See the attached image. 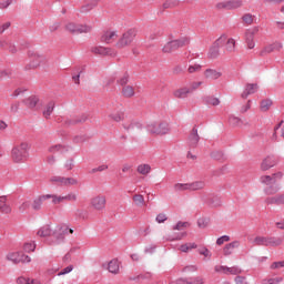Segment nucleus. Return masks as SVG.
Listing matches in <instances>:
<instances>
[{
	"instance_id": "1",
	"label": "nucleus",
	"mask_w": 284,
	"mask_h": 284,
	"mask_svg": "<svg viewBox=\"0 0 284 284\" xmlns=\"http://www.w3.org/2000/svg\"><path fill=\"white\" fill-rule=\"evenodd\" d=\"M50 199L52 205H61V203H77V201H79V194L74 192H69L65 195L57 193L41 194L31 201V209L34 210V212H39L41 207H43V203H45V201H50Z\"/></svg>"
},
{
	"instance_id": "2",
	"label": "nucleus",
	"mask_w": 284,
	"mask_h": 284,
	"mask_svg": "<svg viewBox=\"0 0 284 284\" xmlns=\"http://www.w3.org/2000/svg\"><path fill=\"white\" fill-rule=\"evenodd\" d=\"M225 49L226 52H236V40L234 38L227 37V34L220 36L210 49V55L214 59L219 57L220 48Z\"/></svg>"
},
{
	"instance_id": "3",
	"label": "nucleus",
	"mask_w": 284,
	"mask_h": 284,
	"mask_svg": "<svg viewBox=\"0 0 284 284\" xmlns=\"http://www.w3.org/2000/svg\"><path fill=\"white\" fill-rule=\"evenodd\" d=\"M283 181V172H276L271 175H262L260 178V183L265 185V193L266 194H276L281 187H278V183Z\"/></svg>"
},
{
	"instance_id": "4",
	"label": "nucleus",
	"mask_w": 284,
	"mask_h": 284,
	"mask_svg": "<svg viewBox=\"0 0 284 284\" xmlns=\"http://www.w3.org/2000/svg\"><path fill=\"white\" fill-rule=\"evenodd\" d=\"M30 158V143L20 142L11 150V159L13 163H26Z\"/></svg>"
},
{
	"instance_id": "5",
	"label": "nucleus",
	"mask_w": 284,
	"mask_h": 284,
	"mask_svg": "<svg viewBox=\"0 0 284 284\" xmlns=\"http://www.w3.org/2000/svg\"><path fill=\"white\" fill-rule=\"evenodd\" d=\"M146 130L149 134L164 136V134L170 132V123H168V121L151 122L146 125Z\"/></svg>"
},
{
	"instance_id": "6",
	"label": "nucleus",
	"mask_w": 284,
	"mask_h": 284,
	"mask_svg": "<svg viewBox=\"0 0 284 284\" xmlns=\"http://www.w3.org/2000/svg\"><path fill=\"white\" fill-rule=\"evenodd\" d=\"M64 30L70 34H88L92 32V26L70 21L64 24Z\"/></svg>"
},
{
	"instance_id": "7",
	"label": "nucleus",
	"mask_w": 284,
	"mask_h": 284,
	"mask_svg": "<svg viewBox=\"0 0 284 284\" xmlns=\"http://www.w3.org/2000/svg\"><path fill=\"white\" fill-rule=\"evenodd\" d=\"M135 37H136V30L129 29L116 41L115 43L116 50H125V48H129V45H132V41H134Z\"/></svg>"
},
{
	"instance_id": "8",
	"label": "nucleus",
	"mask_w": 284,
	"mask_h": 284,
	"mask_svg": "<svg viewBox=\"0 0 284 284\" xmlns=\"http://www.w3.org/2000/svg\"><path fill=\"white\" fill-rule=\"evenodd\" d=\"M187 43H190V38L182 37L180 39L166 42L162 48V51L164 54H172V52H176L179 48H183L184 45H187Z\"/></svg>"
},
{
	"instance_id": "9",
	"label": "nucleus",
	"mask_w": 284,
	"mask_h": 284,
	"mask_svg": "<svg viewBox=\"0 0 284 284\" xmlns=\"http://www.w3.org/2000/svg\"><path fill=\"white\" fill-rule=\"evenodd\" d=\"M45 63V57L38 52L30 53V61L27 64V70H37V68H41Z\"/></svg>"
},
{
	"instance_id": "10",
	"label": "nucleus",
	"mask_w": 284,
	"mask_h": 284,
	"mask_svg": "<svg viewBox=\"0 0 284 284\" xmlns=\"http://www.w3.org/2000/svg\"><path fill=\"white\" fill-rule=\"evenodd\" d=\"M214 272L215 274H225L226 276H236L239 274H241V268L239 266H224L221 264H216L214 266Z\"/></svg>"
},
{
	"instance_id": "11",
	"label": "nucleus",
	"mask_w": 284,
	"mask_h": 284,
	"mask_svg": "<svg viewBox=\"0 0 284 284\" xmlns=\"http://www.w3.org/2000/svg\"><path fill=\"white\" fill-rule=\"evenodd\" d=\"M243 7V1L241 0H227L217 2L215 8L216 10H236Z\"/></svg>"
},
{
	"instance_id": "12",
	"label": "nucleus",
	"mask_w": 284,
	"mask_h": 284,
	"mask_svg": "<svg viewBox=\"0 0 284 284\" xmlns=\"http://www.w3.org/2000/svg\"><path fill=\"white\" fill-rule=\"evenodd\" d=\"M7 261L11 263H31L32 258L21 252H11L6 256Z\"/></svg>"
},
{
	"instance_id": "13",
	"label": "nucleus",
	"mask_w": 284,
	"mask_h": 284,
	"mask_svg": "<svg viewBox=\"0 0 284 284\" xmlns=\"http://www.w3.org/2000/svg\"><path fill=\"white\" fill-rule=\"evenodd\" d=\"M258 34V28L254 27L245 32V41L248 50H254L256 48V42L254 41V37Z\"/></svg>"
},
{
	"instance_id": "14",
	"label": "nucleus",
	"mask_w": 284,
	"mask_h": 284,
	"mask_svg": "<svg viewBox=\"0 0 284 284\" xmlns=\"http://www.w3.org/2000/svg\"><path fill=\"white\" fill-rule=\"evenodd\" d=\"M278 164V159L274 155H267L263 159L260 168L262 172H267V170H272V168H275V165Z\"/></svg>"
},
{
	"instance_id": "15",
	"label": "nucleus",
	"mask_w": 284,
	"mask_h": 284,
	"mask_svg": "<svg viewBox=\"0 0 284 284\" xmlns=\"http://www.w3.org/2000/svg\"><path fill=\"white\" fill-rule=\"evenodd\" d=\"M91 52L92 54H100L101 57H116V51H114V49L101 45L92 47Z\"/></svg>"
},
{
	"instance_id": "16",
	"label": "nucleus",
	"mask_w": 284,
	"mask_h": 284,
	"mask_svg": "<svg viewBox=\"0 0 284 284\" xmlns=\"http://www.w3.org/2000/svg\"><path fill=\"white\" fill-rule=\"evenodd\" d=\"M23 103L29 110H41V105H43V102H41L37 95L24 99Z\"/></svg>"
},
{
	"instance_id": "17",
	"label": "nucleus",
	"mask_w": 284,
	"mask_h": 284,
	"mask_svg": "<svg viewBox=\"0 0 284 284\" xmlns=\"http://www.w3.org/2000/svg\"><path fill=\"white\" fill-rule=\"evenodd\" d=\"M105 195H97L91 199V207L93 210H97L98 212H101V210H105Z\"/></svg>"
},
{
	"instance_id": "18",
	"label": "nucleus",
	"mask_w": 284,
	"mask_h": 284,
	"mask_svg": "<svg viewBox=\"0 0 284 284\" xmlns=\"http://www.w3.org/2000/svg\"><path fill=\"white\" fill-rule=\"evenodd\" d=\"M71 150L68 144H52L48 148L49 154H67Z\"/></svg>"
},
{
	"instance_id": "19",
	"label": "nucleus",
	"mask_w": 284,
	"mask_h": 284,
	"mask_svg": "<svg viewBox=\"0 0 284 284\" xmlns=\"http://www.w3.org/2000/svg\"><path fill=\"white\" fill-rule=\"evenodd\" d=\"M109 119L114 123H121L125 121V111H123V106L120 105L118 111H111L109 114Z\"/></svg>"
},
{
	"instance_id": "20",
	"label": "nucleus",
	"mask_w": 284,
	"mask_h": 284,
	"mask_svg": "<svg viewBox=\"0 0 284 284\" xmlns=\"http://www.w3.org/2000/svg\"><path fill=\"white\" fill-rule=\"evenodd\" d=\"M122 128L126 132H136L138 130H141V123L134 120H124L122 122Z\"/></svg>"
},
{
	"instance_id": "21",
	"label": "nucleus",
	"mask_w": 284,
	"mask_h": 284,
	"mask_svg": "<svg viewBox=\"0 0 284 284\" xmlns=\"http://www.w3.org/2000/svg\"><path fill=\"white\" fill-rule=\"evenodd\" d=\"M203 77L210 81H216L223 77V72L216 69H206L203 73Z\"/></svg>"
},
{
	"instance_id": "22",
	"label": "nucleus",
	"mask_w": 284,
	"mask_h": 284,
	"mask_svg": "<svg viewBox=\"0 0 284 284\" xmlns=\"http://www.w3.org/2000/svg\"><path fill=\"white\" fill-rule=\"evenodd\" d=\"M116 39H119V33H116V31H105L102 36H101V42L102 43H114V41H116Z\"/></svg>"
},
{
	"instance_id": "23",
	"label": "nucleus",
	"mask_w": 284,
	"mask_h": 284,
	"mask_svg": "<svg viewBox=\"0 0 284 284\" xmlns=\"http://www.w3.org/2000/svg\"><path fill=\"white\" fill-rule=\"evenodd\" d=\"M197 247L199 245L195 242H186L178 247V252H181L182 254H190V252L196 250Z\"/></svg>"
},
{
	"instance_id": "24",
	"label": "nucleus",
	"mask_w": 284,
	"mask_h": 284,
	"mask_svg": "<svg viewBox=\"0 0 284 284\" xmlns=\"http://www.w3.org/2000/svg\"><path fill=\"white\" fill-rule=\"evenodd\" d=\"M0 213L1 214H12V206L8 204L7 196H0Z\"/></svg>"
},
{
	"instance_id": "25",
	"label": "nucleus",
	"mask_w": 284,
	"mask_h": 284,
	"mask_svg": "<svg viewBox=\"0 0 284 284\" xmlns=\"http://www.w3.org/2000/svg\"><path fill=\"white\" fill-rule=\"evenodd\" d=\"M201 138L199 136V130L193 129L189 135V145L190 148H196L199 145Z\"/></svg>"
},
{
	"instance_id": "26",
	"label": "nucleus",
	"mask_w": 284,
	"mask_h": 284,
	"mask_svg": "<svg viewBox=\"0 0 284 284\" xmlns=\"http://www.w3.org/2000/svg\"><path fill=\"white\" fill-rule=\"evenodd\" d=\"M103 267H106L111 274H118L120 268L119 260L113 258L108 264H103Z\"/></svg>"
},
{
	"instance_id": "27",
	"label": "nucleus",
	"mask_w": 284,
	"mask_h": 284,
	"mask_svg": "<svg viewBox=\"0 0 284 284\" xmlns=\"http://www.w3.org/2000/svg\"><path fill=\"white\" fill-rule=\"evenodd\" d=\"M205 189V181L199 180L189 183V192H197Z\"/></svg>"
},
{
	"instance_id": "28",
	"label": "nucleus",
	"mask_w": 284,
	"mask_h": 284,
	"mask_svg": "<svg viewBox=\"0 0 284 284\" xmlns=\"http://www.w3.org/2000/svg\"><path fill=\"white\" fill-rule=\"evenodd\" d=\"M256 90H258L257 84H246L244 91L242 92V99H247L250 94H255Z\"/></svg>"
},
{
	"instance_id": "29",
	"label": "nucleus",
	"mask_w": 284,
	"mask_h": 284,
	"mask_svg": "<svg viewBox=\"0 0 284 284\" xmlns=\"http://www.w3.org/2000/svg\"><path fill=\"white\" fill-rule=\"evenodd\" d=\"M187 94H190V90L187 89V87H182L173 91V97L175 99H187Z\"/></svg>"
},
{
	"instance_id": "30",
	"label": "nucleus",
	"mask_w": 284,
	"mask_h": 284,
	"mask_svg": "<svg viewBox=\"0 0 284 284\" xmlns=\"http://www.w3.org/2000/svg\"><path fill=\"white\" fill-rule=\"evenodd\" d=\"M267 205H283L284 204V194L275 195L266 199Z\"/></svg>"
},
{
	"instance_id": "31",
	"label": "nucleus",
	"mask_w": 284,
	"mask_h": 284,
	"mask_svg": "<svg viewBox=\"0 0 284 284\" xmlns=\"http://www.w3.org/2000/svg\"><path fill=\"white\" fill-rule=\"evenodd\" d=\"M134 94H136L134 87L130 84L122 87V97H124V99H132Z\"/></svg>"
},
{
	"instance_id": "32",
	"label": "nucleus",
	"mask_w": 284,
	"mask_h": 284,
	"mask_svg": "<svg viewBox=\"0 0 284 284\" xmlns=\"http://www.w3.org/2000/svg\"><path fill=\"white\" fill-rule=\"evenodd\" d=\"M88 119H89V115L87 113H82L69 120V125H79V123H85Z\"/></svg>"
},
{
	"instance_id": "33",
	"label": "nucleus",
	"mask_w": 284,
	"mask_h": 284,
	"mask_svg": "<svg viewBox=\"0 0 284 284\" xmlns=\"http://www.w3.org/2000/svg\"><path fill=\"white\" fill-rule=\"evenodd\" d=\"M101 0H84V4L82 6V12H90V10H94V7L98 6Z\"/></svg>"
},
{
	"instance_id": "34",
	"label": "nucleus",
	"mask_w": 284,
	"mask_h": 284,
	"mask_svg": "<svg viewBox=\"0 0 284 284\" xmlns=\"http://www.w3.org/2000/svg\"><path fill=\"white\" fill-rule=\"evenodd\" d=\"M197 253L200 256H203V261H211L212 260V251L207 248L206 246H201L197 248Z\"/></svg>"
},
{
	"instance_id": "35",
	"label": "nucleus",
	"mask_w": 284,
	"mask_h": 284,
	"mask_svg": "<svg viewBox=\"0 0 284 284\" xmlns=\"http://www.w3.org/2000/svg\"><path fill=\"white\" fill-rule=\"evenodd\" d=\"M240 245H241V243L239 241L227 244L223 250L224 255L230 256V254H232V252H234V250H236V247H240Z\"/></svg>"
},
{
	"instance_id": "36",
	"label": "nucleus",
	"mask_w": 284,
	"mask_h": 284,
	"mask_svg": "<svg viewBox=\"0 0 284 284\" xmlns=\"http://www.w3.org/2000/svg\"><path fill=\"white\" fill-rule=\"evenodd\" d=\"M136 172L143 176H148L152 172V166L150 164H140L138 165Z\"/></svg>"
},
{
	"instance_id": "37",
	"label": "nucleus",
	"mask_w": 284,
	"mask_h": 284,
	"mask_svg": "<svg viewBox=\"0 0 284 284\" xmlns=\"http://www.w3.org/2000/svg\"><path fill=\"white\" fill-rule=\"evenodd\" d=\"M32 207V200H24L19 206L18 212L20 214H24V212H28V210Z\"/></svg>"
},
{
	"instance_id": "38",
	"label": "nucleus",
	"mask_w": 284,
	"mask_h": 284,
	"mask_svg": "<svg viewBox=\"0 0 284 284\" xmlns=\"http://www.w3.org/2000/svg\"><path fill=\"white\" fill-rule=\"evenodd\" d=\"M52 112H54V102H49L42 112L44 119H50V116H52Z\"/></svg>"
},
{
	"instance_id": "39",
	"label": "nucleus",
	"mask_w": 284,
	"mask_h": 284,
	"mask_svg": "<svg viewBox=\"0 0 284 284\" xmlns=\"http://www.w3.org/2000/svg\"><path fill=\"white\" fill-rule=\"evenodd\" d=\"M74 185H79V180L75 178H63L62 187H72Z\"/></svg>"
},
{
	"instance_id": "40",
	"label": "nucleus",
	"mask_w": 284,
	"mask_h": 284,
	"mask_svg": "<svg viewBox=\"0 0 284 284\" xmlns=\"http://www.w3.org/2000/svg\"><path fill=\"white\" fill-rule=\"evenodd\" d=\"M173 190L174 192H190V183H175Z\"/></svg>"
},
{
	"instance_id": "41",
	"label": "nucleus",
	"mask_w": 284,
	"mask_h": 284,
	"mask_svg": "<svg viewBox=\"0 0 284 284\" xmlns=\"http://www.w3.org/2000/svg\"><path fill=\"white\" fill-rule=\"evenodd\" d=\"M270 237L265 236H256L253 241L254 245H264V247H268Z\"/></svg>"
},
{
	"instance_id": "42",
	"label": "nucleus",
	"mask_w": 284,
	"mask_h": 284,
	"mask_svg": "<svg viewBox=\"0 0 284 284\" xmlns=\"http://www.w3.org/2000/svg\"><path fill=\"white\" fill-rule=\"evenodd\" d=\"M133 203L138 207H143L145 205V197L141 194L133 195Z\"/></svg>"
},
{
	"instance_id": "43",
	"label": "nucleus",
	"mask_w": 284,
	"mask_h": 284,
	"mask_svg": "<svg viewBox=\"0 0 284 284\" xmlns=\"http://www.w3.org/2000/svg\"><path fill=\"white\" fill-rule=\"evenodd\" d=\"M280 245H283V239L268 237V247H278Z\"/></svg>"
},
{
	"instance_id": "44",
	"label": "nucleus",
	"mask_w": 284,
	"mask_h": 284,
	"mask_svg": "<svg viewBox=\"0 0 284 284\" xmlns=\"http://www.w3.org/2000/svg\"><path fill=\"white\" fill-rule=\"evenodd\" d=\"M202 85H203L202 81H193L189 84L187 90L190 94H192V92H196V90H199V88H201Z\"/></svg>"
},
{
	"instance_id": "45",
	"label": "nucleus",
	"mask_w": 284,
	"mask_h": 284,
	"mask_svg": "<svg viewBox=\"0 0 284 284\" xmlns=\"http://www.w3.org/2000/svg\"><path fill=\"white\" fill-rule=\"evenodd\" d=\"M187 284H205V277L203 275H196L187 280Z\"/></svg>"
},
{
	"instance_id": "46",
	"label": "nucleus",
	"mask_w": 284,
	"mask_h": 284,
	"mask_svg": "<svg viewBox=\"0 0 284 284\" xmlns=\"http://www.w3.org/2000/svg\"><path fill=\"white\" fill-rule=\"evenodd\" d=\"M204 101L206 103V105H221V100H219V98H214V97H206L204 98Z\"/></svg>"
},
{
	"instance_id": "47",
	"label": "nucleus",
	"mask_w": 284,
	"mask_h": 284,
	"mask_svg": "<svg viewBox=\"0 0 284 284\" xmlns=\"http://www.w3.org/2000/svg\"><path fill=\"white\" fill-rule=\"evenodd\" d=\"M63 179H64V176L53 175V176L50 178L49 182L52 185H61V186H63Z\"/></svg>"
},
{
	"instance_id": "48",
	"label": "nucleus",
	"mask_w": 284,
	"mask_h": 284,
	"mask_svg": "<svg viewBox=\"0 0 284 284\" xmlns=\"http://www.w3.org/2000/svg\"><path fill=\"white\" fill-rule=\"evenodd\" d=\"M274 52L272 44L265 45L261 51H260V57H267V54H272Z\"/></svg>"
},
{
	"instance_id": "49",
	"label": "nucleus",
	"mask_w": 284,
	"mask_h": 284,
	"mask_svg": "<svg viewBox=\"0 0 284 284\" xmlns=\"http://www.w3.org/2000/svg\"><path fill=\"white\" fill-rule=\"evenodd\" d=\"M272 108V100H263L260 104V110L262 112H267Z\"/></svg>"
},
{
	"instance_id": "50",
	"label": "nucleus",
	"mask_w": 284,
	"mask_h": 284,
	"mask_svg": "<svg viewBox=\"0 0 284 284\" xmlns=\"http://www.w3.org/2000/svg\"><path fill=\"white\" fill-rule=\"evenodd\" d=\"M50 234H52V231L48 226H43L38 231V236H41L42 239L50 236Z\"/></svg>"
},
{
	"instance_id": "51",
	"label": "nucleus",
	"mask_w": 284,
	"mask_h": 284,
	"mask_svg": "<svg viewBox=\"0 0 284 284\" xmlns=\"http://www.w3.org/2000/svg\"><path fill=\"white\" fill-rule=\"evenodd\" d=\"M202 68L203 67L201 64H190L187 68V72L189 74H194L196 72H201Z\"/></svg>"
},
{
	"instance_id": "52",
	"label": "nucleus",
	"mask_w": 284,
	"mask_h": 284,
	"mask_svg": "<svg viewBox=\"0 0 284 284\" xmlns=\"http://www.w3.org/2000/svg\"><path fill=\"white\" fill-rule=\"evenodd\" d=\"M243 23H246V26H252L254 23V16L252 13H246L242 17Z\"/></svg>"
},
{
	"instance_id": "53",
	"label": "nucleus",
	"mask_w": 284,
	"mask_h": 284,
	"mask_svg": "<svg viewBox=\"0 0 284 284\" xmlns=\"http://www.w3.org/2000/svg\"><path fill=\"white\" fill-rule=\"evenodd\" d=\"M23 250L24 252H34V250H37V244H34V242H27L23 245Z\"/></svg>"
},
{
	"instance_id": "54",
	"label": "nucleus",
	"mask_w": 284,
	"mask_h": 284,
	"mask_svg": "<svg viewBox=\"0 0 284 284\" xmlns=\"http://www.w3.org/2000/svg\"><path fill=\"white\" fill-rule=\"evenodd\" d=\"M283 283V277H270L264 280V284H280Z\"/></svg>"
},
{
	"instance_id": "55",
	"label": "nucleus",
	"mask_w": 284,
	"mask_h": 284,
	"mask_svg": "<svg viewBox=\"0 0 284 284\" xmlns=\"http://www.w3.org/2000/svg\"><path fill=\"white\" fill-rule=\"evenodd\" d=\"M179 0H166L163 4V8L168 9V8H176V6H179Z\"/></svg>"
},
{
	"instance_id": "56",
	"label": "nucleus",
	"mask_w": 284,
	"mask_h": 284,
	"mask_svg": "<svg viewBox=\"0 0 284 284\" xmlns=\"http://www.w3.org/2000/svg\"><path fill=\"white\" fill-rule=\"evenodd\" d=\"M128 81H130V75L125 73L118 80V83L124 88V85H128Z\"/></svg>"
},
{
	"instance_id": "57",
	"label": "nucleus",
	"mask_w": 284,
	"mask_h": 284,
	"mask_svg": "<svg viewBox=\"0 0 284 284\" xmlns=\"http://www.w3.org/2000/svg\"><path fill=\"white\" fill-rule=\"evenodd\" d=\"M272 48H273V52H281V50H283V42H273L271 43Z\"/></svg>"
},
{
	"instance_id": "58",
	"label": "nucleus",
	"mask_w": 284,
	"mask_h": 284,
	"mask_svg": "<svg viewBox=\"0 0 284 284\" xmlns=\"http://www.w3.org/2000/svg\"><path fill=\"white\" fill-rule=\"evenodd\" d=\"M229 122L231 125H235V126L241 125V119L234 115H231L229 118Z\"/></svg>"
},
{
	"instance_id": "59",
	"label": "nucleus",
	"mask_w": 284,
	"mask_h": 284,
	"mask_svg": "<svg viewBox=\"0 0 284 284\" xmlns=\"http://www.w3.org/2000/svg\"><path fill=\"white\" fill-rule=\"evenodd\" d=\"M45 163L48 165H54L57 163V156H54V154H50L45 158Z\"/></svg>"
},
{
	"instance_id": "60",
	"label": "nucleus",
	"mask_w": 284,
	"mask_h": 284,
	"mask_svg": "<svg viewBox=\"0 0 284 284\" xmlns=\"http://www.w3.org/2000/svg\"><path fill=\"white\" fill-rule=\"evenodd\" d=\"M138 281H152V273L140 274Z\"/></svg>"
},
{
	"instance_id": "61",
	"label": "nucleus",
	"mask_w": 284,
	"mask_h": 284,
	"mask_svg": "<svg viewBox=\"0 0 284 284\" xmlns=\"http://www.w3.org/2000/svg\"><path fill=\"white\" fill-rule=\"evenodd\" d=\"M284 267V261H280V262H273L271 264V268L272 270H281Z\"/></svg>"
},
{
	"instance_id": "62",
	"label": "nucleus",
	"mask_w": 284,
	"mask_h": 284,
	"mask_svg": "<svg viewBox=\"0 0 284 284\" xmlns=\"http://www.w3.org/2000/svg\"><path fill=\"white\" fill-rule=\"evenodd\" d=\"M230 242V236L223 235L216 240V245H223V243Z\"/></svg>"
},
{
	"instance_id": "63",
	"label": "nucleus",
	"mask_w": 284,
	"mask_h": 284,
	"mask_svg": "<svg viewBox=\"0 0 284 284\" xmlns=\"http://www.w3.org/2000/svg\"><path fill=\"white\" fill-rule=\"evenodd\" d=\"M184 227H190V223L187 222H179L173 230H184Z\"/></svg>"
},
{
	"instance_id": "64",
	"label": "nucleus",
	"mask_w": 284,
	"mask_h": 284,
	"mask_svg": "<svg viewBox=\"0 0 284 284\" xmlns=\"http://www.w3.org/2000/svg\"><path fill=\"white\" fill-rule=\"evenodd\" d=\"M17 284H30V278L29 277H18L17 278Z\"/></svg>"
}]
</instances>
